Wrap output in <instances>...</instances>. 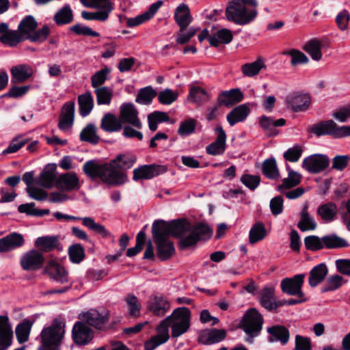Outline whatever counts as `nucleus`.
Returning a JSON list of instances; mask_svg holds the SVG:
<instances>
[{
  "label": "nucleus",
  "mask_w": 350,
  "mask_h": 350,
  "mask_svg": "<svg viewBox=\"0 0 350 350\" xmlns=\"http://www.w3.org/2000/svg\"><path fill=\"white\" fill-rule=\"evenodd\" d=\"M327 274V269L324 263L319 264L314 267L310 272L308 282L310 286L315 287L321 283Z\"/></svg>",
  "instance_id": "37"
},
{
  "label": "nucleus",
  "mask_w": 350,
  "mask_h": 350,
  "mask_svg": "<svg viewBox=\"0 0 350 350\" xmlns=\"http://www.w3.org/2000/svg\"><path fill=\"white\" fill-rule=\"evenodd\" d=\"M263 174L270 179H276L280 173L275 159H266L262 164Z\"/></svg>",
  "instance_id": "56"
},
{
  "label": "nucleus",
  "mask_w": 350,
  "mask_h": 350,
  "mask_svg": "<svg viewBox=\"0 0 350 350\" xmlns=\"http://www.w3.org/2000/svg\"><path fill=\"white\" fill-rule=\"evenodd\" d=\"M44 272L50 279L58 283L62 284H68V285L62 288L49 291L45 293L46 295L55 293L63 294L71 288L72 283L69 282L70 280L68 271L56 260H49L44 267Z\"/></svg>",
  "instance_id": "4"
},
{
  "label": "nucleus",
  "mask_w": 350,
  "mask_h": 350,
  "mask_svg": "<svg viewBox=\"0 0 350 350\" xmlns=\"http://www.w3.org/2000/svg\"><path fill=\"white\" fill-rule=\"evenodd\" d=\"M68 255L72 262L79 263L85 258L84 249L80 244L72 245L68 249Z\"/></svg>",
  "instance_id": "62"
},
{
  "label": "nucleus",
  "mask_w": 350,
  "mask_h": 350,
  "mask_svg": "<svg viewBox=\"0 0 350 350\" xmlns=\"http://www.w3.org/2000/svg\"><path fill=\"white\" fill-rule=\"evenodd\" d=\"M178 92L170 89H165L159 93L158 100L163 105H171L178 98Z\"/></svg>",
  "instance_id": "63"
},
{
  "label": "nucleus",
  "mask_w": 350,
  "mask_h": 350,
  "mask_svg": "<svg viewBox=\"0 0 350 350\" xmlns=\"http://www.w3.org/2000/svg\"><path fill=\"white\" fill-rule=\"evenodd\" d=\"M96 126L94 124H87L80 133V139L83 142H88L96 144L99 141V137L96 134Z\"/></svg>",
  "instance_id": "48"
},
{
  "label": "nucleus",
  "mask_w": 350,
  "mask_h": 350,
  "mask_svg": "<svg viewBox=\"0 0 350 350\" xmlns=\"http://www.w3.org/2000/svg\"><path fill=\"white\" fill-rule=\"evenodd\" d=\"M265 68V62L261 59L246 63L241 66V70L243 75L247 77H254L259 74L260 70Z\"/></svg>",
  "instance_id": "42"
},
{
  "label": "nucleus",
  "mask_w": 350,
  "mask_h": 350,
  "mask_svg": "<svg viewBox=\"0 0 350 350\" xmlns=\"http://www.w3.org/2000/svg\"><path fill=\"white\" fill-rule=\"evenodd\" d=\"M167 171L166 167L160 165H144L133 170V179H150Z\"/></svg>",
  "instance_id": "19"
},
{
  "label": "nucleus",
  "mask_w": 350,
  "mask_h": 350,
  "mask_svg": "<svg viewBox=\"0 0 350 350\" xmlns=\"http://www.w3.org/2000/svg\"><path fill=\"white\" fill-rule=\"evenodd\" d=\"M322 42L319 40L312 39L305 44L304 49L313 60L319 61L322 58Z\"/></svg>",
  "instance_id": "46"
},
{
  "label": "nucleus",
  "mask_w": 350,
  "mask_h": 350,
  "mask_svg": "<svg viewBox=\"0 0 350 350\" xmlns=\"http://www.w3.org/2000/svg\"><path fill=\"white\" fill-rule=\"evenodd\" d=\"M50 29L48 26L44 25L41 29L34 30L27 40L31 42L41 43L43 42L48 37Z\"/></svg>",
  "instance_id": "64"
},
{
  "label": "nucleus",
  "mask_w": 350,
  "mask_h": 350,
  "mask_svg": "<svg viewBox=\"0 0 350 350\" xmlns=\"http://www.w3.org/2000/svg\"><path fill=\"white\" fill-rule=\"evenodd\" d=\"M156 96V91L151 86H147L139 90L135 101L142 105H149Z\"/></svg>",
  "instance_id": "55"
},
{
  "label": "nucleus",
  "mask_w": 350,
  "mask_h": 350,
  "mask_svg": "<svg viewBox=\"0 0 350 350\" xmlns=\"http://www.w3.org/2000/svg\"><path fill=\"white\" fill-rule=\"evenodd\" d=\"M58 239L56 237H41L36 239L35 246L41 252H49L57 247Z\"/></svg>",
  "instance_id": "44"
},
{
  "label": "nucleus",
  "mask_w": 350,
  "mask_h": 350,
  "mask_svg": "<svg viewBox=\"0 0 350 350\" xmlns=\"http://www.w3.org/2000/svg\"><path fill=\"white\" fill-rule=\"evenodd\" d=\"M172 329V336L178 338L186 333L190 327L191 312L186 307H180L165 318Z\"/></svg>",
  "instance_id": "6"
},
{
  "label": "nucleus",
  "mask_w": 350,
  "mask_h": 350,
  "mask_svg": "<svg viewBox=\"0 0 350 350\" xmlns=\"http://www.w3.org/2000/svg\"><path fill=\"white\" fill-rule=\"evenodd\" d=\"M215 131L217 133V138L206 147V152L213 156L221 155L226 150V134L221 126H217Z\"/></svg>",
  "instance_id": "18"
},
{
  "label": "nucleus",
  "mask_w": 350,
  "mask_h": 350,
  "mask_svg": "<svg viewBox=\"0 0 350 350\" xmlns=\"http://www.w3.org/2000/svg\"><path fill=\"white\" fill-rule=\"evenodd\" d=\"M10 72L15 81L21 83L27 80L32 75L33 70L28 65L20 64L13 66Z\"/></svg>",
  "instance_id": "36"
},
{
  "label": "nucleus",
  "mask_w": 350,
  "mask_h": 350,
  "mask_svg": "<svg viewBox=\"0 0 350 350\" xmlns=\"http://www.w3.org/2000/svg\"><path fill=\"white\" fill-rule=\"evenodd\" d=\"M99 10L88 12L82 11L81 17L87 21L105 22L108 20L109 14L113 10V5L100 6Z\"/></svg>",
  "instance_id": "28"
},
{
  "label": "nucleus",
  "mask_w": 350,
  "mask_h": 350,
  "mask_svg": "<svg viewBox=\"0 0 350 350\" xmlns=\"http://www.w3.org/2000/svg\"><path fill=\"white\" fill-rule=\"evenodd\" d=\"M25 40L18 30H10L6 33L0 36V41L8 46H16L18 43Z\"/></svg>",
  "instance_id": "50"
},
{
  "label": "nucleus",
  "mask_w": 350,
  "mask_h": 350,
  "mask_svg": "<svg viewBox=\"0 0 350 350\" xmlns=\"http://www.w3.org/2000/svg\"><path fill=\"white\" fill-rule=\"evenodd\" d=\"M267 332L270 334V342L280 341L282 345H286L289 340V332L284 326H273L269 327Z\"/></svg>",
  "instance_id": "33"
},
{
  "label": "nucleus",
  "mask_w": 350,
  "mask_h": 350,
  "mask_svg": "<svg viewBox=\"0 0 350 350\" xmlns=\"http://www.w3.org/2000/svg\"><path fill=\"white\" fill-rule=\"evenodd\" d=\"M323 247L337 248L344 247L348 245L347 241L338 237L336 234H331L323 237Z\"/></svg>",
  "instance_id": "60"
},
{
  "label": "nucleus",
  "mask_w": 350,
  "mask_h": 350,
  "mask_svg": "<svg viewBox=\"0 0 350 350\" xmlns=\"http://www.w3.org/2000/svg\"><path fill=\"white\" fill-rule=\"evenodd\" d=\"M243 98V95L240 90L232 89L219 94L217 100L220 105H225L229 107L242 101Z\"/></svg>",
  "instance_id": "30"
},
{
  "label": "nucleus",
  "mask_w": 350,
  "mask_h": 350,
  "mask_svg": "<svg viewBox=\"0 0 350 350\" xmlns=\"http://www.w3.org/2000/svg\"><path fill=\"white\" fill-rule=\"evenodd\" d=\"M31 327V323L29 321H23L18 324L16 328V335L20 343L28 340Z\"/></svg>",
  "instance_id": "59"
},
{
  "label": "nucleus",
  "mask_w": 350,
  "mask_h": 350,
  "mask_svg": "<svg viewBox=\"0 0 350 350\" xmlns=\"http://www.w3.org/2000/svg\"><path fill=\"white\" fill-rule=\"evenodd\" d=\"M72 336L77 345H86L93 339L94 332L82 321H77L72 327Z\"/></svg>",
  "instance_id": "15"
},
{
  "label": "nucleus",
  "mask_w": 350,
  "mask_h": 350,
  "mask_svg": "<svg viewBox=\"0 0 350 350\" xmlns=\"http://www.w3.org/2000/svg\"><path fill=\"white\" fill-rule=\"evenodd\" d=\"M174 20L181 29H186L192 21V16L187 5L181 3L176 8Z\"/></svg>",
  "instance_id": "29"
},
{
  "label": "nucleus",
  "mask_w": 350,
  "mask_h": 350,
  "mask_svg": "<svg viewBox=\"0 0 350 350\" xmlns=\"http://www.w3.org/2000/svg\"><path fill=\"white\" fill-rule=\"evenodd\" d=\"M54 22L59 26L69 24L73 21V12L69 4L64 5L53 16Z\"/></svg>",
  "instance_id": "32"
},
{
  "label": "nucleus",
  "mask_w": 350,
  "mask_h": 350,
  "mask_svg": "<svg viewBox=\"0 0 350 350\" xmlns=\"http://www.w3.org/2000/svg\"><path fill=\"white\" fill-rule=\"evenodd\" d=\"M79 113L83 117H85L92 111L94 103V98L90 92H86L78 96Z\"/></svg>",
  "instance_id": "35"
},
{
  "label": "nucleus",
  "mask_w": 350,
  "mask_h": 350,
  "mask_svg": "<svg viewBox=\"0 0 350 350\" xmlns=\"http://www.w3.org/2000/svg\"><path fill=\"white\" fill-rule=\"evenodd\" d=\"M65 333V323L55 319L52 323L43 328L40 333L41 345L38 350H59Z\"/></svg>",
  "instance_id": "3"
},
{
  "label": "nucleus",
  "mask_w": 350,
  "mask_h": 350,
  "mask_svg": "<svg viewBox=\"0 0 350 350\" xmlns=\"http://www.w3.org/2000/svg\"><path fill=\"white\" fill-rule=\"evenodd\" d=\"M278 301L275 297V289L273 287H265L260 293V304L271 311L280 307Z\"/></svg>",
  "instance_id": "27"
},
{
  "label": "nucleus",
  "mask_w": 350,
  "mask_h": 350,
  "mask_svg": "<svg viewBox=\"0 0 350 350\" xmlns=\"http://www.w3.org/2000/svg\"><path fill=\"white\" fill-rule=\"evenodd\" d=\"M126 302L129 315L133 317H138L140 314L142 305L138 298L133 294H128L124 298Z\"/></svg>",
  "instance_id": "51"
},
{
  "label": "nucleus",
  "mask_w": 350,
  "mask_h": 350,
  "mask_svg": "<svg viewBox=\"0 0 350 350\" xmlns=\"http://www.w3.org/2000/svg\"><path fill=\"white\" fill-rule=\"evenodd\" d=\"M113 89L107 86H101L94 90V94L96 96V102L98 105L111 104L113 97Z\"/></svg>",
  "instance_id": "47"
},
{
  "label": "nucleus",
  "mask_w": 350,
  "mask_h": 350,
  "mask_svg": "<svg viewBox=\"0 0 350 350\" xmlns=\"http://www.w3.org/2000/svg\"><path fill=\"white\" fill-rule=\"evenodd\" d=\"M267 235L265 225L261 222H257L252 226L249 233L250 243L254 244L262 240Z\"/></svg>",
  "instance_id": "52"
},
{
  "label": "nucleus",
  "mask_w": 350,
  "mask_h": 350,
  "mask_svg": "<svg viewBox=\"0 0 350 350\" xmlns=\"http://www.w3.org/2000/svg\"><path fill=\"white\" fill-rule=\"evenodd\" d=\"M56 187L67 191L78 190L80 188L79 180L73 172L63 174L58 177Z\"/></svg>",
  "instance_id": "25"
},
{
  "label": "nucleus",
  "mask_w": 350,
  "mask_h": 350,
  "mask_svg": "<svg viewBox=\"0 0 350 350\" xmlns=\"http://www.w3.org/2000/svg\"><path fill=\"white\" fill-rule=\"evenodd\" d=\"M25 240L22 234L13 232L0 239V253L8 252L21 247Z\"/></svg>",
  "instance_id": "24"
},
{
  "label": "nucleus",
  "mask_w": 350,
  "mask_h": 350,
  "mask_svg": "<svg viewBox=\"0 0 350 350\" xmlns=\"http://www.w3.org/2000/svg\"><path fill=\"white\" fill-rule=\"evenodd\" d=\"M83 170L92 179L99 178L108 185H121L126 179V174L118 170L113 160L105 164H99L95 161H88L84 163Z\"/></svg>",
  "instance_id": "1"
},
{
  "label": "nucleus",
  "mask_w": 350,
  "mask_h": 350,
  "mask_svg": "<svg viewBox=\"0 0 350 350\" xmlns=\"http://www.w3.org/2000/svg\"><path fill=\"white\" fill-rule=\"evenodd\" d=\"M163 4V1L162 0H158L153 3L150 5L148 10L142 14L129 18L126 21L127 26L133 27L149 21L154 16Z\"/></svg>",
  "instance_id": "22"
},
{
  "label": "nucleus",
  "mask_w": 350,
  "mask_h": 350,
  "mask_svg": "<svg viewBox=\"0 0 350 350\" xmlns=\"http://www.w3.org/2000/svg\"><path fill=\"white\" fill-rule=\"evenodd\" d=\"M288 177L282 180V185L278 187L279 190L282 188L290 189L298 185L301 182V176L299 173L293 170L288 165H286Z\"/></svg>",
  "instance_id": "49"
},
{
  "label": "nucleus",
  "mask_w": 350,
  "mask_h": 350,
  "mask_svg": "<svg viewBox=\"0 0 350 350\" xmlns=\"http://www.w3.org/2000/svg\"><path fill=\"white\" fill-rule=\"evenodd\" d=\"M180 220L167 223L164 221H156L152 224V232L154 242L168 240V237L172 235L176 237Z\"/></svg>",
  "instance_id": "8"
},
{
  "label": "nucleus",
  "mask_w": 350,
  "mask_h": 350,
  "mask_svg": "<svg viewBox=\"0 0 350 350\" xmlns=\"http://www.w3.org/2000/svg\"><path fill=\"white\" fill-rule=\"evenodd\" d=\"M258 11L256 8L244 6L236 0H232L227 6L226 16L229 21L239 25H245L256 18Z\"/></svg>",
  "instance_id": "5"
},
{
  "label": "nucleus",
  "mask_w": 350,
  "mask_h": 350,
  "mask_svg": "<svg viewBox=\"0 0 350 350\" xmlns=\"http://www.w3.org/2000/svg\"><path fill=\"white\" fill-rule=\"evenodd\" d=\"M297 227L302 232L314 230L317 228L314 219L309 214L307 206H305L300 213V221Z\"/></svg>",
  "instance_id": "40"
},
{
  "label": "nucleus",
  "mask_w": 350,
  "mask_h": 350,
  "mask_svg": "<svg viewBox=\"0 0 350 350\" xmlns=\"http://www.w3.org/2000/svg\"><path fill=\"white\" fill-rule=\"evenodd\" d=\"M329 159L323 154H313L305 158L302 162V167L308 172L317 174L327 167Z\"/></svg>",
  "instance_id": "16"
},
{
  "label": "nucleus",
  "mask_w": 350,
  "mask_h": 350,
  "mask_svg": "<svg viewBox=\"0 0 350 350\" xmlns=\"http://www.w3.org/2000/svg\"><path fill=\"white\" fill-rule=\"evenodd\" d=\"M135 161L136 157L129 154H119L113 160V163H116V167L121 171L131 168Z\"/></svg>",
  "instance_id": "54"
},
{
  "label": "nucleus",
  "mask_w": 350,
  "mask_h": 350,
  "mask_svg": "<svg viewBox=\"0 0 350 350\" xmlns=\"http://www.w3.org/2000/svg\"><path fill=\"white\" fill-rule=\"evenodd\" d=\"M250 113V109L249 107L243 104L239 105L230 111L227 116L226 119L231 126L235 124L244 121Z\"/></svg>",
  "instance_id": "31"
},
{
  "label": "nucleus",
  "mask_w": 350,
  "mask_h": 350,
  "mask_svg": "<svg viewBox=\"0 0 350 350\" xmlns=\"http://www.w3.org/2000/svg\"><path fill=\"white\" fill-rule=\"evenodd\" d=\"M111 72V69L108 67H105L101 70L96 72L91 77V85L94 89L101 87L103 84L107 79V76Z\"/></svg>",
  "instance_id": "58"
},
{
  "label": "nucleus",
  "mask_w": 350,
  "mask_h": 350,
  "mask_svg": "<svg viewBox=\"0 0 350 350\" xmlns=\"http://www.w3.org/2000/svg\"><path fill=\"white\" fill-rule=\"evenodd\" d=\"M122 123L120 117L111 113H105L100 120V128L107 133L118 132L122 129Z\"/></svg>",
  "instance_id": "26"
},
{
  "label": "nucleus",
  "mask_w": 350,
  "mask_h": 350,
  "mask_svg": "<svg viewBox=\"0 0 350 350\" xmlns=\"http://www.w3.org/2000/svg\"><path fill=\"white\" fill-rule=\"evenodd\" d=\"M309 131L319 137L329 135L340 139L350 136V126H339L334 120H329L313 124Z\"/></svg>",
  "instance_id": "7"
},
{
  "label": "nucleus",
  "mask_w": 350,
  "mask_h": 350,
  "mask_svg": "<svg viewBox=\"0 0 350 350\" xmlns=\"http://www.w3.org/2000/svg\"><path fill=\"white\" fill-rule=\"evenodd\" d=\"M75 118V103H66L62 109L58 126L60 130L66 131L72 127Z\"/></svg>",
  "instance_id": "21"
},
{
  "label": "nucleus",
  "mask_w": 350,
  "mask_h": 350,
  "mask_svg": "<svg viewBox=\"0 0 350 350\" xmlns=\"http://www.w3.org/2000/svg\"><path fill=\"white\" fill-rule=\"evenodd\" d=\"M176 237L180 239L179 247L181 250L196 245L199 241L206 240L211 237L210 228L204 224L199 223L191 226L187 221L180 220Z\"/></svg>",
  "instance_id": "2"
},
{
  "label": "nucleus",
  "mask_w": 350,
  "mask_h": 350,
  "mask_svg": "<svg viewBox=\"0 0 350 350\" xmlns=\"http://www.w3.org/2000/svg\"><path fill=\"white\" fill-rule=\"evenodd\" d=\"M226 336L224 329H212L203 332L201 340L205 345H211L222 341Z\"/></svg>",
  "instance_id": "34"
},
{
  "label": "nucleus",
  "mask_w": 350,
  "mask_h": 350,
  "mask_svg": "<svg viewBox=\"0 0 350 350\" xmlns=\"http://www.w3.org/2000/svg\"><path fill=\"white\" fill-rule=\"evenodd\" d=\"M44 257L42 252L31 250L25 252L21 258V266L25 271H31L40 269L44 263Z\"/></svg>",
  "instance_id": "14"
},
{
  "label": "nucleus",
  "mask_w": 350,
  "mask_h": 350,
  "mask_svg": "<svg viewBox=\"0 0 350 350\" xmlns=\"http://www.w3.org/2000/svg\"><path fill=\"white\" fill-rule=\"evenodd\" d=\"M79 218L80 219L79 220H81L84 226L94 230L96 233L100 234L103 237L108 238L112 237L111 232H109L103 225L96 223L93 218L89 217Z\"/></svg>",
  "instance_id": "45"
},
{
  "label": "nucleus",
  "mask_w": 350,
  "mask_h": 350,
  "mask_svg": "<svg viewBox=\"0 0 350 350\" xmlns=\"http://www.w3.org/2000/svg\"><path fill=\"white\" fill-rule=\"evenodd\" d=\"M305 274H297L292 278H286L281 281L280 286L283 293L289 295H297L299 298L304 297L302 291Z\"/></svg>",
  "instance_id": "11"
},
{
  "label": "nucleus",
  "mask_w": 350,
  "mask_h": 350,
  "mask_svg": "<svg viewBox=\"0 0 350 350\" xmlns=\"http://www.w3.org/2000/svg\"><path fill=\"white\" fill-rule=\"evenodd\" d=\"M169 323L164 319L156 327L157 334L150 338L144 344L146 350H154L159 346L165 343L170 338Z\"/></svg>",
  "instance_id": "13"
},
{
  "label": "nucleus",
  "mask_w": 350,
  "mask_h": 350,
  "mask_svg": "<svg viewBox=\"0 0 350 350\" xmlns=\"http://www.w3.org/2000/svg\"><path fill=\"white\" fill-rule=\"evenodd\" d=\"M262 324V316L255 308H251L245 313L242 322L244 331L252 336L258 334Z\"/></svg>",
  "instance_id": "12"
},
{
  "label": "nucleus",
  "mask_w": 350,
  "mask_h": 350,
  "mask_svg": "<svg viewBox=\"0 0 350 350\" xmlns=\"http://www.w3.org/2000/svg\"><path fill=\"white\" fill-rule=\"evenodd\" d=\"M157 245V253L161 260L170 258L175 252L172 242L169 239L154 242Z\"/></svg>",
  "instance_id": "43"
},
{
  "label": "nucleus",
  "mask_w": 350,
  "mask_h": 350,
  "mask_svg": "<svg viewBox=\"0 0 350 350\" xmlns=\"http://www.w3.org/2000/svg\"><path fill=\"white\" fill-rule=\"evenodd\" d=\"M196 124V120L193 118L186 119L180 123L177 132L181 137L188 136L195 131Z\"/></svg>",
  "instance_id": "61"
},
{
  "label": "nucleus",
  "mask_w": 350,
  "mask_h": 350,
  "mask_svg": "<svg viewBox=\"0 0 350 350\" xmlns=\"http://www.w3.org/2000/svg\"><path fill=\"white\" fill-rule=\"evenodd\" d=\"M317 213L323 220L331 221L336 215L337 207L334 203L329 202L320 206Z\"/></svg>",
  "instance_id": "53"
},
{
  "label": "nucleus",
  "mask_w": 350,
  "mask_h": 350,
  "mask_svg": "<svg viewBox=\"0 0 350 350\" xmlns=\"http://www.w3.org/2000/svg\"><path fill=\"white\" fill-rule=\"evenodd\" d=\"M38 23L32 16H25L19 23L18 30L23 36L24 40H27L32 32L36 29Z\"/></svg>",
  "instance_id": "39"
},
{
  "label": "nucleus",
  "mask_w": 350,
  "mask_h": 350,
  "mask_svg": "<svg viewBox=\"0 0 350 350\" xmlns=\"http://www.w3.org/2000/svg\"><path fill=\"white\" fill-rule=\"evenodd\" d=\"M311 98L309 94L293 92L287 96L286 102L294 111H306L309 107Z\"/></svg>",
  "instance_id": "17"
},
{
  "label": "nucleus",
  "mask_w": 350,
  "mask_h": 350,
  "mask_svg": "<svg viewBox=\"0 0 350 350\" xmlns=\"http://www.w3.org/2000/svg\"><path fill=\"white\" fill-rule=\"evenodd\" d=\"M148 308L154 315L163 317L170 310V304L163 295H152L148 302Z\"/></svg>",
  "instance_id": "20"
},
{
  "label": "nucleus",
  "mask_w": 350,
  "mask_h": 350,
  "mask_svg": "<svg viewBox=\"0 0 350 350\" xmlns=\"http://www.w3.org/2000/svg\"><path fill=\"white\" fill-rule=\"evenodd\" d=\"M232 40V32L227 29H220L208 38L211 46L215 47H217L220 44H228Z\"/></svg>",
  "instance_id": "41"
},
{
  "label": "nucleus",
  "mask_w": 350,
  "mask_h": 350,
  "mask_svg": "<svg viewBox=\"0 0 350 350\" xmlns=\"http://www.w3.org/2000/svg\"><path fill=\"white\" fill-rule=\"evenodd\" d=\"M55 170V165H49L45 167L40 174L39 185L45 188H51L56 178Z\"/></svg>",
  "instance_id": "38"
},
{
  "label": "nucleus",
  "mask_w": 350,
  "mask_h": 350,
  "mask_svg": "<svg viewBox=\"0 0 350 350\" xmlns=\"http://www.w3.org/2000/svg\"><path fill=\"white\" fill-rule=\"evenodd\" d=\"M208 94L206 91L200 87H191L189 90L188 100L198 104L207 101Z\"/></svg>",
  "instance_id": "57"
},
{
  "label": "nucleus",
  "mask_w": 350,
  "mask_h": 350,
  "mask_svg": "<svg viewBox=\"0 0 350 350\" xmlns=\"http://www.w3.org/2000/svg\"><path fill=\"white\" fill-rule=\"evenodd\" d=\"M286 124V120L280 118L275 120L272 117L262 116L259 118V124L268 136H275L278 134V127L283 126Z\"/></svg>",
  "instance_id": "23"
},
{
  "label": "nucleus",
  "mask_w": 350,
  "mask_h": 350,
  "mask_svg": "<svg viewBox=\"0 0 350 350\" xmlns=\"http://www.w3.org/2000/svg\"><path fill=\"white\" fill-rule=\"evenodd\" d=\"M119 117L122 124L132 125L137 129H142V122L139 118V111L134 104L124 103L120 107Z\"/></svg>",
  "instance_id": "10"
},
{
  "label": "nucleus",
  "mask_w": 350,
  "mask_h": 350,
  "mask_svg": "<svg viewBox=\"0 0 350 350\" xmlns=\"http://www.w3.org/2000/svg\"><path fill=\"white\" fill-rule=\"evenodd\" d=\"M79 319L87 325L103 330L109 321V314L107 312L101 313L96 310L91 309L79 314Z\"/></svg>",
  "instance_id": "9"
}]
</instances>
